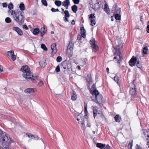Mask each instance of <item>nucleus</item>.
<instances>
[{
  "instance_id": "f257e3e1",
  "label": "nucleus",
  "mask_w": 149,
  "mask_h": 149,
  "mask_svg": "<svg viewBox=\"0 0 149 149\" xmlns=\"http://www.w3.org/2000/svg\"><path fill=\"white\" fill-rule=\"evenodd\" d=\"M11 141L9 135L0 129V148L10 149Z\"/></svg>"
},
{
  "instance_id": "f03ea898",
  "label": "nucleus",
  "mask_w": 149,
  "mask_h": 149,
  "mask_svg": "<svg viewBox=\"0 0 149 149\" xmlns=\"http://www.w3.org/2000/svg\"><path fill=\"white\" fill-rule=\"evenodd\" d=\"M115 42L117 47H113L115 51L113 50V51L115 52L114 55H117L114 57L113 59H117L116 63H120L123 59V58L121 55L120 50L122 47L123 43L120 39L116 40Z\"/></svg>"
},
{
  "instance_id": "7ed1b4c3",
  "label": "nucleus",
  "mask_w": 149,
  "mask_h": 149,
  "mask_svg": "<svg viewBox=\"0 0 149 149\" xmlns=\"http://www.w3.org/2000/svg\"><path fill=\"white\" fill-rule=\"evenodd\" d=\"M15 20L19 24H23L24 21V15L23 11L19 10L18 13L16 14V16L14 17Z\"/></svg>"
},
{
  "instance_id": "20e7f679",
  "label": "nucleus",
  "mask_w": 149,
  "mask_h": 149,
  "mask_svg": "<svg viewBox=\"0 0 149 149\" xmlns=\"http://www.w3.org/2000/svg\"><path fill=\"white\" fill-rule=\"evenodd\" d=\"M21 70L24 73H26V74H33L31 72L29 66L26 65L22 66L21 68Z\"/></svg>"
},
{
  "instance_id": "39448f33",
  "label": "nucleus",
  "mask_w": 149,
  "mask_h": 149,
  "mask_svg": "<svg viewBox=\"0 0 149 149\" xmlns=\"http://www.w3.org/2000/svg\"><path fill=\"white\" fill-rule=\"evenodd\" d=\"M34 75H23V77L25 78L26 80H31L32 82H35L37 80V77Z\"/></svg>"
},
{
  "instance_id": "423d86ee",
  "label": "nucleus",
  "mask_w": 149,
  "mask_h": 149,
  "mask_svg": "<svg viewBox=\"0 0 149 149\" xmlns=\"http://www.w3.org/2000/svg\"><path fill=\"white\" fill-rule=\"evenodd\" d=\"M90 44L92 47V50L94 52H95L99 49L98 46L95 43V40L94 39L91 40Z\"/></svg>"
},
{
  "instance_id": "0eeeda50",
  "label": "nucleus",
  "mask_w": 149,
  "mask_h": 149,
  "mask_svg": "<svg viewBox=\"0 0 149 149\" xmlns=\"http://www.w3.org/2000/svg\"><path fill=\"white\" fill-rule=\"evenodd\" d=\"M111 11L114 14L120 13L121 8L118 7L116 4H115L112 9Z\"/></svg>"
},
{
  "instance_id": "6e6552de",
  "label": "nucleus",
  "mask_w": 149,
  "mask_h": 149,
  "mask_svg": "<svg viewBox=\"0 0 149 149\" xmlns=\"http://www.w3.org/2000/svg\"><path fill=\"white\" fill-rule=\"evenodd\" d=\"M26 135L29 138L31 137V139H33L35 140H37L39 139L38 136L36 135H33L29 133H26ZM31 139H29V142H30L31 141Z\"/></svg>"
},
{
  "instance_id": "1a4fd4ad",
  "label": "nucleus",
  "mask_w": 149,
  "mask_h": 149,
  "mask_svg": "<svg viewBox=\"0 0 149 149\" xmlns=\"http://www.w3.org/2000/svg\"><path fill=\"white\" fill-rule=\"evenodd\" d=\"M137 61L136 58L133 56L130 60L129 63L130 66H133L135 65Z\"/></svg>"
},
{
  "instance_id": "9d476101",
  "label": "nucleus",
  "mask_w": 149,
  "mask_h": 149,
  "mask_svg": "<svg viewBox=\"0 0 149 149\" xmlns=\"http://www.w3.org/2000/svg\"><path fill=\"white\" fill-rule=\"evenodd\" d=\"M102 100V96L99 94L95 97V102L96 103L99 104H100Z\"/></svg>"
},
{
  "instance_id": "9b49d317",
  "label": "nucleus",
  "mask_w": 149,
  "mask_h": 149,
  "mask_svg": "<svg viewBox=\"0 0 149 149\" xmlns=\"http://www.w3.org/2000/svg\"><path fill=\"white\" fill-rule=\"evenodd\" d=\"M8 55L11 58L13 61H15L16 58V56L14 54L13 51L10 50L7 52Z\"/></svg>"
},
{
  "instance_id": "f8f14e48",
  "label": "nucleus",
  "mask_w": 149,
  "mask_h": 149,
  "mask_svg": "<svg viewBox=\"0 0 149 149\" xmlns=\"http://www.w3.org/2000/svg\"><path fill=\"white\" fill-rule=\"evenodd\" d=\"M77 120L79 123L85 125L84 122V116L82 114H80L77 117Z\"/></svg>"
},
{
  "instance_id": "ddd939ff",
  "label": "nucleus",
  "mask_w": 149,
  "mask_h": 149,
  "mask_svg": "<svg viewBox=\"0 0 149 149\" xmlns=\"http://www.w3.org/2000/svg\"><path fill=\"white\" fill-rule=\"evenodd\" d=\"M56 43H54L52 44L51 45V48L52 49L51 54L54 55L56 53L57 49L56 47Z\"/></svg>"
},
{
  "instance_id": "4468645a",
  "label": "nucleus",
  "mask_w": 149,
  "mask_h": 149,
  "mask_svg": "<svg viewBox=\"0 0 149 149\" xmlns=\"http://www.w3.org/2000/svg\"><path fill=\"white\" fill-rule=\"evenodd\" d=\"M13 30L16 32L20 36L22 35L23 33L22 30L17 27L13 26Z\"/></svg>"
},
{
  "instance_id": "2eb2a0df",
  "label": "nucleus",
  "mask_w": 149,
  "mask_h": 149,
  "mask_svg": "<svg viewBox=\"0 0 149 149\" xmlns=\"http://www.w3.org/2000/svg\"><path fill=\"white\" fill-rule=\"evenodd\" d=\"M130 93L134 98L136 97L137 95L136 89H130L129 91Z\"/></svg>"
},
{
  "instance_id": "dca6fc26",
  "label": "nucleus",
  "mask_w": 149,
  "mask_h": 149,
  "mask_svg": "<svg viewBox=\"0 0 149 149\" xmlns=\"http://www.w3.org/2000/svg\"><path fill=\"white\" fill-rule=\"evenodd\" d=\"M136 75H135L134 77V79H133L132 82L129 85V87H130V89H136V86L134 84V81L136 80Z\"/></svg>"
},
{
  "instance_id": "f3484780",
  "label": "nucleus",
  "mask_w": 149,
  "mask_h": 149,
  "mask_svg": "<svg viewBox=\"0 0 149 149\" xmlns=\"http://www.w3.org/2000/svg\"><path fill=\"white\" fill-rule=\"evenodd\" d=\"M143 133L145 135L146 140H149V130L146 129L143 130Z\"/></svg>"
},
{
  "instance_id": "a211bd4d",
  "label": "nucleus",
  "mask_w": 149,
  "mask_h": 149,
  "mask_svg": "<svg viewBox=\"0 0 149 149\" xmlns=\"http://www.w3.org/2000/svg\"><path fill=\"white\" fill-rule=\"evenodd\" d=\"M36 90L33 88H28L26 89L24 91L25 93H30L36 92Z\"/></svg>"
},
{
  "instance_id": "6ab92c4d",
  "label": "nucleus",
  "mask_w": 149,
  "mask_h": 149,
  "mask_svg": "<svg viewBox=\"0 0 149 149\" xmlns=\"http://www.w3.org/2000/svg\"><path fill=\"white\" fill-rule=\"evenodd\" d=\"M70 4L69 0H65L62 2V5L65 7L66 9H68V6Z\"/></svg>"
},
{
  "instance_id": "aec40b11",
  "label": "nucleus",
  "mask_w": 149,
  "mask_h": 149,
  "mask_svg": "<svg viewBox=\"0 0 149 149\" xmlns=\"http://www.w3.org/2000/svg\"><path fill=\"white\" fill-rule=\"evenodd\" d=\"M74 45L72 42H70L69 45L67 47V51H70V53H71L72 54V52L71 51L73 49Z\"/></svg>"
},
{
  "instance_id": "412c9836",
  "label": "nucleus",
  "mask_w": 149,
  "mask_h": 149,
  "mask_svg": "<svg viewBox=\"0 0 149 149\" xmlns=\"http://www.w3.org/2000/svg\"><path fill=\"white\" fill-rule=\"evenodd\" d=\"M71 94L72 95L71 99L73 101L75 100L77 98V96L76 94V92L72 90L71 92Z\"/></svg>"
},
{
  "instance_id": "4be33fe9",
  "label": "nucleus",
  "mask_w": 149,
  "mask_h": 149,
  "mask_svg": "<svg viewBox=\"0 0 149 149\" xmlns=\"http://www.w3.org/2000/svg\"><path fill=\"white\" fill-rule=\"evenodd\" d=\"M81 33V36L84 38L86 37V31L83 26H81L80 28Z\"/></svg>"
},
{
  "instance_id": "5701e85b",
  "label": "nucleus",
  "mask_w": 149,
  "mask_h": 149,
  "mask_svg": "<svg viewBox=\"0 0 149 149\" xmlns=\"http://www.w3.org/2000/svg\"><path fill=\"white\" fill-rule=\"evenodd\" d=\"M104 11L108 15L110 13V11L109 8L108 6L107 3L104 4Z\"/></svg>"
},
{
  "instance_id": "b1692460",
  "label": "nucleus",
  "mask_w": 149,
  "mask_h": 149,
  "mask_svg": "<svg viewBox=\"0 0 149 149\" xmlns=\"http://www.w3.org/2000/svg\"><path fill=\"white\" fill-rule=\"evenodd\" d=\"M47 29H45L44 26L41 28L40 34L42 37H43V35L45 33Z\"/></svg>"
},
{
  "instance_id": "393cba45",
  "label": "nucleus",
  "mask_w": 149,
  "mask_h": 149,
  "mask_svg": "<svg viewBox=\"0 0 149 149\" xmlns=\"http://www.w3.org/2000/svg\"><path fill=\"white\" fill-rule=\"evenodd\" d=\"M86 80L88 84H91L93 82L91 75H87Z\"/></svg>"
},
{
  "instance_id": "a878e982",
  "label": "nucleus",
  "mask_w": 149,
  "mask_h": 149,
  "mask_svg": "<svg viewBox=\"0 0 149 149\" xmlns=\"http://www.w3.org/2000/svg\"><path fill=\"white\" fill-rule=\"evenodd\" d=\"M67 65V62L66 61H64L61 63V68L65 69L67 68H68Z\"/></svg>"
},
{
  "instance_id": "bb28decb",
  "label": "nucleus",
  "mask_w": 149,
  "mask_h": 149,
  "mask_svg": "<svg viewBox=\"0 0 149 149\" xmlns=\"http://www.w3.org/2000/svg\"><path fill=\"white\" fill-rule=\"evenodd\" d=\"M93 113L94 118L97 116V107H94L93 109Z\"/></svg>"
},
{
  "instance_id": "cd10ccee",
  "label": "nucleus",
  "mask_w": 149,
  "mask_h": 149,
  "mask_svg": "<svg viewBox=\"0 0 149 149\" xmlns=\"http://www.w3.org/2000/svg\"><path fill=\"white\" fill-rule=\"evenodd\" d=\"M106 145L105 144H102L100 143H97L96 144V146L100 149H102L105 147Z\"/></svg>"
},
{
  "instance_id": "c85d7f7f",
  "label": "nucleus",
  "mask_w": 149,
  "mask_h": 149,
  "mask_svg": "<svg viewBox=\"0 0 149 149\" xmlns=\"http://www.w3.org/2000/svg\"><path fill=\"white\" fill-rule=\"evenodd\" d=\"M115 18L117 20H120L121 19V15L120 13L114 14Z\"/></svg>"
},
{
  "instance_id": "c756f323",
  "label": "nucleus",
  "mask_w": 149,
  "mask_h": 149,
  "mask_svg": "<svg viewBox=\"0 0 149 149\" xmlns=\"http://www.w3.org/2000/svg\"><path fill=\"white\" fill-rule=\"evenodd\" d=\"M114 119L116 122H120L121 120V117L118 115H117L114 117Z\"/></svg>"
},
{
  "instance_id": "7c9ffc66",
  "label": "nucleus",
  "mask_w": 149,
  "mask_h": 149,
  "mask_svg": "<svg viewBox=\"0 0 149 149\" xmlns=\"http://www.w3.org/2000/svg\"><path fill=\"white\" fill-rule=\"evenodd\" d=\"M78 7L75 5H73L72 7V10L74 13H76Z\"/></svg>"
},
{
  "instance_id": "2f4dec72",
  "label": "nucleus",
  "mask_w": 149,
  "mask_h": 149,
  "mask_svg": "<svg viewBox=\"0 0 149 149\" xmlns=\"http://www.w3.org/2000/svg\"><path fill=\"white\" fill-rule=\"evenodd\" d=\"M39 32L40 30L38 28H36L33 30V34L35 35H36L39 33Z\"/></svg>"
},
{
  "instance_id": "473e14b6",
  "label": "nucleus",
  "mask_w": 149,
  "mask_h": 149,
  "mask_svg": "<svg viewBox=\"0 0 149 149\" xmlns=\"http://www.w3.org/2000/svg\"><path fill=\"white\" fill-rule=\"evenodd\" d=\"M55 4L58 6H60L62 5V2L59 0H56L54 2Z\"/></svg>"
},
{
  "instance_id": "72a5a7b5",
  "label": "nucleus",
  "mask_w": 149,
  "mask_h": 149,
  "mask_svg": "<svg viewBox=\"0 0 149 149\" xmlns=\"http://www.w3.org/2000/svg\"><path fill=\"white\" fill-rule=\"evenodd\" d=\"M92 94L93 95H95L96 97L97 95H99L100 93L98 90L95 89L93 91Z\"/></svg>"
},
{
  "instance_id": "f704fd0d",
  "label": "nucleus",
  "mask_w": 149,
  "mask_h": 149,
  "mask_svg": "<svg viewBox=\"0 0 149 149\" xmlns=\"http://www.w3.org/2000/svg\"><path fill=\"white\" fill-rule=\"evenodd\" d=\"M19 8L20 10H25V7L24 4L23 3H21L19 6Z\"/></svg>"
},
{
  "instance_id": "c9c22d12",
  "label": "nucleus",
  "mask_w": 149,
  "mask_h": 149,
  "mask_svg": "<svg viewBox=\"0 0 149 149\" xmlns=\"http://www.w3.org/2000/svg\"><path fill=\"white\" fill-rule=\"evenodd\" d=\"M148 49L147 46H145L143 47V52L144 54H146L147 53V51Z\"/></svg>"
},
{
  "instance_id": "e433bc0d",
  "label": "nucleus",
  "mask_w": 149,
  "mask_h": 149,
  "mask_svg": "<svg viewBox=\"0 0 149 149\" xmlns=\"http://www.w3.org/2000/svg\"><path fill=\"white\" fill-rule=\"evenodd\" d=\"M64 13L65 14V17H69L70 16V14L69 12L67 10H65L64 12Z\"/></svg>"
},
{
  "instance_id": "4c0bfd02",
  "label": "nucleus",
  "mask_w": 149,
  "mask_h": 149,
  "mask_svg": "<svg viewBox=\"0 0 149 149\" xmlns=\"http://www.w3.org/2000/svg\"><path fill=\"white\" fill-rule=\"evenodd\" d=\"M5 21L6 23H9L11 22V20L9 17H7L5 19Z\"/></svg>"
},
{
  "instance_id": "58836bf2",
  "label": "nucleus",
  "mask_w": 149,
  "mask_h": 149,
  "mask_svg": "<svg viewBox=\"0 0 149 149\" xmlns=\"http://www.w3.org/2000/svg\"><path fill=\"white\" fill-rule=\"evenodd\" d=\"M41 2L45 6H47V3L46 0H41Z\"/></svg>"
},
{
  "instance_id": "ea45409f",
  "label": "nucleus",
  "mask_w": 149,
  "mask_h": 149,
  "mask_svg": "<svg viewBox=\"0 0 149 149\" xmlns=\"http://www.w3.org/2000/svg\"><path fill=\"white\" fill-rule=\"evenodd\" d=\"M41 48L45 51H47V49L45 45L44 44H42L41 46Z\"/></svg>"
},
{
  "instance_id": "a19ab883",
  "label": "nucleus",
  "mask_w": 149,
  "mask_h": 149,
  "mask_svg": "<svg viewBox=\"0 0 149 149\" xmlns=\"http://www.w3.org/2000/svg\"><path fill=\"white\" fill-rule=\"evenodd\" d=\"M10 11V13L11 15H13V14H14V16H16V14L18 13V11H17L16 12H15L14 11L12 10L11 11H8V12L9 11Z\"/></svg>"
},
{
  "instance_id": "79ce46f5",
  "label": "nucleus",
  "mask_w": 149,
  "mask_h": 149,
  "mask_svg": "<svg viewBox=\"0 0 149 149\" xmlns=\"http://www.w3.org/2000/svg\"><path fill=\"white\" fill-rule=\"evenodd\" d=\"M39 63L40 65L42 68L44 67L46 65L45 63L43 62H39Z\"/></svg>"
},
{
  "instance_id": "37998d69",
  "label": "nucleus",
  "mask_w": 149,
  "mask_h": 149,
  "mask_svg": "<svg viewBox=\"0 0 149 149\" xmlns=\"http://www.w3.org/2000/svg\"><path fill=\"white\" fill-rule=\"evenodd\" d=\"M114 80L116 82H117V83H118V82H119L118 77L117 76V75H115L114 77Z\"/></svg>"
},
{
  "instance_id": "c03bdc74",
  "label": "nucleus",
  "mask_w": 149,
  "mask_h": 149,
  "mask_svg": "<svg viewBox=\"0 0 149 149\" xmlns=\"http://www.w3.org/2000/svg\"><path fill=\"white\" fill-rule=\"evenodd\" d=\"M91 25L92 26H93L96 24L95 21L94 19H91Z\"/></svg>"
},
{
  "instance_id": "a18cd8bd",
  "label": "nucleus",
  "mask_w": 149,
  "mask_h": 149,
  "mask_svg": "<svg viewBox=\"0 0 149 149\" xmlns=\"http://www.w3.org/2000/svg\"><path fill=\"white\" fill-rule=\"evenodd\" d=\"M9 117L10 118L9 119H10V120L12 122V123H13L14 124L16 123V121L14 118L10 117Z\"/></svg>"
},
{
  "instance_id": "49530a36",
  "label": "nucleus",
  "mask_w": 149,
  "mask_h": 149,
  "mask_svg": "<svg viewBox=\"0 0 149 149\" xmlns=\"http://www.w3.org/2000/svg\"><path fill=\"white\" fill-rule=\"evenodd\" d=\"M62 57L60 56H58L56 58V61L58 62H60L62 61Z\"/></svg>"
},
{
  "instance_id": "de8ad7c7",
  "label": "nucleus",
  "mask_w": 149,
  "mask_h": 149,
  "mask_svg": "<svg viewBox=\"0 0 149 149\" xmlns=\"http://www.w3.org/2000/svg\"><path fill=\"white\" fill-rule=\"evenodd\" d=\"M51 11L53 12H56L59 11V10L58 9H55L53 8H52L51 10Z\"/></svg>"
},
{
  "instance_id": "09e8293b",
  "label": "nucleus",
  "mask_w": 149,
  "mask_h": 149,
  "mask_svg": "<svg viewBox=\"0 0 149 149\" xmlns=\"http://www.w3.org/2000/svg\"><path fill=\"white\" fill-rule=\"evenodd\" d=\"M8 8L10 10H11L13 8V6L12 3H10L8 5Z\"/></svg>"
},
{
  "instance_id": "8fccbe9b",
  "label": "nucleus",
  "mask_w": 149,
  "mask_h": 149,
  "mask_svg": "<svg viewBox=\"0 0 149 149\" xmlns=\"http://www.w3.org/2000/svg\"><path fill=\"white\" fill-rule=\"evenodd\" d=\"M89 18L90 19H92L93 18H95V15L93 14H90L89 15Z\"/></svg>"
},
{
  "instance_id": "3c124183",
  "label": "nucleus",
  "mask_w": 149,
  "mask_h": 149,
  "mask_svg": "<svg viewBox=\"0 0 149 149\" xmlns=\"http://www.w3.org/2000/svg\"><path fill=\"white\" fill-rule=\"evenodd\" d=\"M22 27L23 29L25 30H28L29 29L28 27L26 24L23 25L22 26Z\"/></svg>"
},
{
  "instance_id": "603ef678",
  "label": "nucleus",
  "mask_w": 149,
  "mask_h": 149,
  "mask_svg": "<svg viewBox=\"0 0 149 149\" xmlns=\"http://www.w3.org/2000/svg\"><path fill=\"white\" fill-rule=\"evenodd\" d=\"M74 3L75 4H78L80 1V0H72Z\"/></svg>"
},
{
  "instance_id": "864d4df0",
  "label": "nucleus",
  "mask_w": 149,
  "mask_h": 149,
  "mask_svg": "<svg viewBox=\"0 0 149 149\" xmlns=\"http://www.w3.org/2000/svg\"><path fill=\"white\" fill-rule=\"evenodd\" d=\"M56 70L57 72H58L60 71V67L59 65H58L56 67Z\"/></svg>"
},
{
  "instance_id": "5fc2aeb1",
  "label": "nucleus",
  "mask_w": 149,
  "mask_h": 149,
  "mask_svg": "<svg viewBox=\"0 0 149 149\" xmlns=\"http://www.w3.org/2000/svg\"><path fill=\"white\" fill-rule=\"evenodd\" d=\"M137 63H136V65L137 67L140 68L141 67V65L140 64H139V62L138 60V61H137Z\"/></svg>"
},
{
  "instance_id": "6e6d98bb",
  "label": "nucleus",
  "mask_w": 149,
  "mask_h": 149,
  "mask_svg": "<svg viewBox=\"0 0 149 149\" xmlns=\"http://www.w3.org/2000/svg\"><path fill=\"white\" fill-rule=\"evenodd\" d=\"M132 142H129L128 145V147L132 149Z\"/></svg>"
},
{
  "instance_id": "4d7b16f0",
  "label": "nucleus",
  "mask_w": 149,
  "mask_h": 149,
  "mask_svg": "<svg viewBox=\"0 0 149 149\" xmlns=\"http://www.w3.org/2000/svg\"><path fill=\"white\" fill-rule=\"evenodd\" d=\"M43 83L42 81H40L38 84V85L39 86H41L43 84Z\"/></svg>"
},
{
  "instance_id": "13d9d810",
  "label": "nucleus",
  "mask_w": 149,
  "mask_h": 149,
  "mask_svg": "<svg viewBox=\"0 0 149 149\" xmlns=\"http://www.w3.org/2000/svg\"><path fill=\"white\" fill-rule=\"evenodd\" d=\"M95 5H97V9H99L100 8V6L99 5V2H98L97 3H96L95 4Z\"/></svg>"
},
{
  "instance_id": "bf43d9fd",
  "label": "nucleus",
  "mask_w": 149,
  "mask_h": 149,
  "mask_svg": "<svg viewBox=\"0 0 149 149\" xmlns=\"http://www.w3.org/2000/svg\"><path fill=\"white\" fill-rule=\"evenodd\" d=\"M2 6L3 7H6L7 6V4L6 3H2Z\"/></svg>"
},
{
  "instance_id": "052dcab7",
  "label": "nucleus",
  "mask_w": 149,
  "mask_h": 149,
  "mask_svg": "<svg viewBox=\"0 0 149 149\" xmlns=\"http://www.w3.org/2000/svg\"><path fill=\"white\" fill-rule=\"evenodd\" d=\"M84 109H87V104L85 102H84Z\"/></svg>"
},
{
  "instance_id": "680f3d73",
  "label": "nucleus",
  "mask_w": 149,
  "mask_h": 149,
  "mask_svg": "<svg viewBox=\"0 0 149 149\" xmlns=\"http://www.w3.org/2000/svg\"><path fill=\"white\" fill-rule=\"evenodd\" d=\"M105 148L107 149H110V147L108 144L105 147Z\"/></svg>"
},
{
  "instance_id": "e2e57ef3",
  "label": "nucleus",
  "mask_w": 149,
  "mask_h": 149,
  "mask_svg": "<svg viewBox=\"0 0 149 149\" xmlns=\"http://www.w3.org/2000/svg\"><path fill=\"white\" fill-rule=\"evenodd\" d=\"M87 61V59L86 58H85L84 60L83 63L84 64H86Z\"/></svg>"
},
{
  "instance_id": "0e129e2a",
  "label": "nucleus",
  "mask_w": 149,
  "mask_h": 149,
  "mask_svg": "<svg viewBox=\"0 0 149 149\" xmlns=\"http://www.w3.org/2000/svg\"><path fill=\"white\" fill-rule=\"evenodd\" d=\"M140 20L143 23V21L142 16H141L140 17Z\"/></svg>"
},
{
  "instance_id": "69168bd1",
  "label": "nucleus",
  "mask_w": 149,
  "mask_h": 149,
  "mask_svg": "<svg viewBox=\"0 0 149 149\" xmlns=\"http://www.w3.org/2000/svg\"><path fill=\"white\" fill-rule=\"evenodd\" d=\"M3 70L2 66L0 65V72H1Z\"/></svg>"
},
{
  "instance_id": "338daca9",
  "label": "nucleus",
  "mask_w": 149,
  "mask_h": 149,
  "mask_svg": "<svg viewBox=\"0 0 149 149\" xmlns=\"http://www.w3.org/2000/svg\"><path fill=\"white\" fill-rule=\"evenodd\" d=\"M146 31L148 33H149V25H147V26Z\"/></svg>"
},
{
  "instance_id": "774afa93",
  "label": "nucleus",
  "mask_w": 149,
  "mask_h": 149,
  "mask_svg": "<svg viewBox=\"0 0 149 149\" xmlns=\"http://www.w3.org/2000/svg\"><path fill=\"white\" fill-rule=\"evenodd\" d=\"M75 22L74 21V19H73L72 20V22H71V24L72 25H74L75 24Z\"/></svg>"
}]
</instances>
